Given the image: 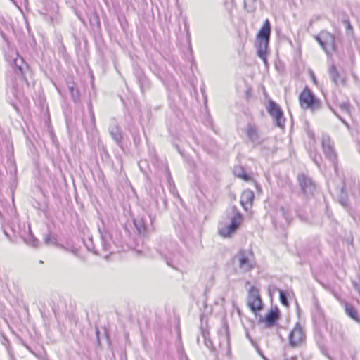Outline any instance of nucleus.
Returning a JSON list of instances; mask_svg holds the SVG:
<instances>
[{"instance_id":"obj_1","label":"nucleus","mask_w":360,"mask_h":360,"mask_svg":"<svg viewBox=\"0 0 360 360\" xmlns=\"http://www.w3.org/2000/svg\"><path fill=\"white\" fill-rule=\"evenodd\" d=\"M231 214H233L230 217L231 222L218 229L219 234L223 237L231 236L236 232L242 222L243 215L236 206L231 207Z\"/></svg>"},{"instance_id":"obj_2","label":"nucleus","mask_w":360,"mask_h":360,"mask_svg":"<svg viewBox=\"0 0 360 360\" xmlns=\"http://www.w3.org/2000/svg\"><path fill=\"white\" fill-rule=\"evenodd\" d=\"M299 101L302 108L309 109L312 112L320 110L322 105L321 101L308 86H305L300 93Z\"/></svg>"},{"instance_id":"obj_3","label":"nucleus","mask_w":360,"mask_h":360,"mask_svg":"<svg viewBox=\"0 0 360 360\" xmlns=\"http://www.w3.org/2000/svg\"><path fill=\"white\" fill-rule=\"evenodd\" d=\"M316 40L324 50L328 56H331L336 49L335 37L330 32L323 30L316 37Z\"/></svg>"},{"instance_id":"obj_4","label":"nucleus","mask_w":360,"mask_h":360,"mask_svg":"<svg viewBox=\"0 0 360 360\" xmlns=\"http://www.w3.org/2000/svg\"><path fill=\"white\" fill-rule=\"evenodd\" d=\"M321 146L326 157L331 162L335 173L338 174V157L334 148V143L329 136H323Z\"/></svg>"},{"instance_id":"obj_5","label":"nucleus","mask_w":360,"mask_h":360,"mask_svg":"<svg viewBox=\"0 0 360 360\" xmlns=\"http://www.w3.org/2000/svg\"><path fill=\"white\" fill-rule=\"evenodd\" d=\"M266 110L269 115L274 119L276 127L283 128L285 127V118L281 108L275 101L269 100Z\"/></svg>"},{"instance_id":"obj_6","label":"nucleus","mask_w":360,"mask_h":360,"mask_svg":"<svg viewBox=\"0 0 360 360\" xmlns=\"http://www.w3.org/2000/svg\"><path fill=\"white\" fill-rule=\"evenodd\" d=\"M247 304L250 309L255 314L263 308V303L259 292L258 289L254 286H252L248 291Z\"/></svg>"},{"instance_id":"obj_7","label":"nucleus","mask_w":360,"mask_h":360,"mask_svg":"<svg viewBox=\"0 0 360 360\" xmlns=\"http://www.w3.org/2000/svg\"><path fill=\"white\" fill-rule=\"evenodd\" d=\"M297 180L304 196L308 197L314 195L316 188V184L309 176L304 174H299Z\"/></svg>"},{"instance_id":"obj_8","label":"nucleus","mask_w":360,"mask_h":360,"mask_svg":"<svg viewBox=\"0 0 360 360\" xmlns=\"http://www.w3.org/2000/svg\"><path fill=\"white\" fill-rule=\"evenodd\" d=\"M289 345L292 347H297L305 340L304 332L300 322H297L289 334Z\"/></svg>"},{"instance_id":"obj_9","label":"nucleus","mask_w":360,"mask_h":360,"mask_svg":"<svg viewBox=\"0 0 360 360\" xmlns=\"http://www.w3.org/2000/svg\"><path fill=\"white\" fill-rule=\"evenodd\" d=\"M245 134L248 141L252 144L253 148L261 145L264 140L262 139L257 126L250 122L248 123L245 129Z\"/></svg>"},{"instance_id":"obj_10","label":"nucleus","mask_w":360,"mask_h":360,"mask_svg":"<svg viewBox=\"0 0 360 360\" xmlns=\"http://www.w3.org/2000/svg\"><path fill=\"white\" fill-rule=\"evenodd\" d=\"M281 313L277 307L271 308L264 317L262 316L259 319V322L264 323L266 328H272L276 325L280 319Z\"/></svg>"},{"instance_id":"obj_11","label":"nucleus","mask_w":360,"mask_h":360,"mask_svg":"<svg viewBox=\"0 0 360 360\" xmlns=\"http://www.w3.org/2000/svg\"><path fill=\"white\" fill-rule=\"evenodd\" d=\"M109 134L111 138L114 140L119 147H122L123 143V134L120 126L118 124L117 120L113 118L111 120L109 128Z\"/></svg>"},{"instance_id":"obj_12","label":"nucleus","mask_w":360,"mask_h":360,"mask_svg":"<svg viewBox=\"0 0 360 360\" xmlns=\"http://www.w3.org/2000/svg\"><path fill=\"white\" fill-rule=\"evenodd\" d=\"M238 266L243 272H248L253 269V264L249 259L248 253L245 250H240L237 254Z\"/></svg>"},{"instance_id":"obj_13","label":"nucleus","mask_w":360,"mask_h":360,"mask_svg":"<svg viewBox=\"0 0 360 360\" xmlns=\"http://www.w3.org/2000/svg\"><path fill=\"white\" fill-rule=\"evenodd\" d=\"M328 73L330 79L336 86L339 85L345 86L347 83L346 77L340 75L335 64H332L328 68Z\"/></svg>"},{"instance_id":"obj_14","label":"nucleus","mask_w":360,"mask_h":360,"mask_svg":"<svg viewBox=\"0 0 360 360\" xmlns=\"http://www.w3.org/2000/svg\"><path fill=\"white\" fill-rule=\"evenodd\" d=\"M255 198V193L252 191L245 190L242 193L240 197V204L245 211L252 208Z\"/></svg>"},{"instance_id":"obj_15","label":"nucleus","mask_w":360,"mask_h":360,"mask_svg":"<svg viewBox=\"0 0 360 360\" xmlns=\"http://www.w3.org/2000/svg\"><path fill=\"white\" fill-rule=\"evenodd\" d=\"M271 32V23L266 19L257 34V39L270 40Z\"/></svg>"},{"instance_id":"obj_16","label":"nucleus","mask_w":360,"mask_h":360,"mask_svg":"<svg viewBox=\"0 0 360 360\" xmlns=\"http://www.w3.org/2000/svg\"><path fill=\"white\" fill-rule=\"evenodd\" d=\"M269 40L257 39L256 47L257 53L259 58H264V54L267 53V49L269 47Z\"/></svg>"},{"instance_id":"obj_17","label":"nucleus","mask_w":360,"mask_h":360,"mask_svg":"<svg viewBox=\"0 0 360 360\" xmlns=\"http://www.w3.org/2000/svg\"><path fill=\"white\" fill-rule=\"evenodd\" d=\"M344 307L346 314L352 319L354 320L355 321L360 324V316H359L357 311L353 307V305H352L349 302H345L344 303Z\"/></svg>"},{"instance_id":"obj_18","label":"nucleus","mask_w":360,"mask_h":360,"mask_svg":"<svg viewBox=\"0 0 360 360\" xmlns=\"http://www.w3.org/2000/svg\"><path fill=\"white\" fill-rule=\"evenodd\" d=\"M134 224L139 235L144 236L147 231L146 221L142 217H136L134 219Z\"/></svg>"},{"instance_id":"obj_19","label":"nucleus","mask_w":360,"mask_h":360,"mask_svg":"<svg viewBox=\"0 0 360 360\" xmlns=\"http://www.w3.org/2000/svg\"><path fill=\"white\" fill-rule=\"evenodd\" d=\"M233 174L236 176L242 179L245 181H249L251 179L250 176L245 172L243 167H237L234 168Z\"/></svg>"},{"instance_id":"obj_20","label":"nucleus","mask_w":360,"mask_h":360,"mask_svg":"<svg viewBox=\"0 0 360 360\" xmlns=\"http://www.w3.org/2000/svg\"><path fill=\"white\" fill-rule=\"evenodd\" d=\"M68 90L70 94L71 98L72 101L77 103L80 101V94L79 91L75 88V84L72 83L71 84H68Z\"/></svg>"},{"instance_id":"obj_21","label":"nucleus","mask_w":360,"mask_h":360,"mask_svg":"<svg viewBox=\"0 0 360 360\" xmlns=\"http://www.w3.org/2000/svg\"><path fill=\"white\" fill-rule=\"evenodd\" d=\"M99 232L101 234V244L103 250L110 251V244L108 242V233L105 231H102L99 229Z\"/></svg>"},{"instance_id":"obj_22","label":"nucleus","mask_w":360,"mask_h":360,"mask_svg":"<svg viewBox=\"0 0 360 360\" xmlns=\"http://www.w3.org/2000/svg\"><path fill=\"white\" fill-rule=\"evenodd\" d=\"M257 0H244L243 5L244 8L250 13H253L255 12L257 9Z\"/></svg>"},{"instance_id":"obj_23","label":"nucleus","mask_w":360,"mask_h":360,"mask_svg":"<svg viewBox=\"0 0 360 360\" xmlns=\"http://www.w3.org/2000/svg\"><path fill=\"white\" fill-rule=\"evenodd\" d=\"M334 102L337 103V105L339 106L342 112H344L347 114H349L350 112V102L348 99L341 103H339L338 98L335 97Z\"/></svg>"},{"instance_id":"obj_24","label":"nucleus","mask_w":360,"mask_h":360,"mask_svg":"<svg viewBox=\"0 0 360 360\" xmlns=\"http://www.w3.org/2000/svg\"><path fill=\"white\" fill-rule=\"evenodd\" d=\"M137 82L139 83L142 92H143L146 89H148L150 86L149 81L148 80L146 75L139 79Z\"/></svg>"},{"instance_id":"obj_25","label":"nucleus","mask_w":360,"mask_h":360,"mask_svg":"<svg viewBox=\"0 0 360 360\" xmlns=\"http://www.w3.org/2000/svg\"><path fill=\"white\" fill-rule=\"evenodd\" d=\"M44 243L47 245H57V238L54 236L51 235V233H49L44 236Z\"/></svg>"},{"instance_id":"obj_26","label":"nucleus","mask_w":360,"mask_h":360,"mask_svg":"<svg viewBox=\"0 0 360 360\" xmlns=\"http://www.w3.org/2000/svg\"><path fill=\"white\" fill-rule=\"evenodd\" d=\"M25 241L27 244L34 248L38 247L39 243V240L32 233H30L27 238L25 239Z\"/></svg>"},{"instance_id":"obj_27","label":"nucleus","mask_w":360,"mask_h":360,"mask_svg":"<svg viewBox=\"0 0 360 360\" xmlns=\"http://www.w3.org/2000/svg\"><path fill=\"white\" fill-rule=\"evenodd\" d=\"M279 298L280 301L284 306H288L289 302L288 300V293L284 290H279Z\"/></svg>"},{"instance_id":"obj_28","label":"nucleus","mask_w":360,"mask_h":360,"mask_svg":"<svg viewBox=\"0 0 360 360\" xmlns=\"http://www.w3.org/2000/svg\"><path fill=\"white\" fill-rule=\"evenodd\" d=\"M202 335L204 337V343H205V346L207 348L210 349L211 350H213L214 346L212 345V342L210 338H207V335H208V333H207L205 330H202Z\"/></svg>"},{"instance_id":"obj_29","label":"nucleus","mask_w":360,"mask_h":360,"mask_svg":"<svg viewBox=\"0 0 360 360\" xmlns=\"http://www.w3.org/2000/svg\"><path fill=\"white\" fill-rule=\"evenodd\" d=\"M90 23L92 25H96L98 28L101 27L100 18L97 13H94L93 15L91 17Z\"/></svg>"},{"instance_id":"obj_30","label":"nucleus","mask_w":360,"mask_h":360,"mask_svg":"<svg viewBox=\"0 0 360 360\" xmlns=\"http://www.w3.org/2000/svg\"><path fill=\"white\" fill-rule=\"evenodd\" d=\"M222 331L224 332L225 339H226V340L227 342V344L229 345V342H230V335H229V327H228V325L226 323L224 324V326L221 328V330H220V333H222Z\"/></svg>"},{"instance_id":"obj_31","label":"nucleus","mask_w":360,"mask_h":360,"mask_svg":"<svg viewBox=\"0 0 360 360\" xmlns=\"http://www.w3.org/2000/svg\"><path fill=\"white\" fill-rule=\"evenodd\" d=\"M343 24L345 25V28L347 34L353 33V27L348 19L342 20Z\"/></svg>"},{"instance_id":"obj_32","label":"nucleus","mask_w":360,"mask_h":360,"mask_svg":"<svg viewBox=\"0 0 360 360\" xmlns=\"http://www.w3.org/2000/svg\"><path fill=\"white\" fill-rule=\"evenodd\" d=\"M88 110H89V112L90 116H91L92 124L94 126H95V116H94V113L93 111L92 103L91 101H89V102L88 103Z\"/></svg>"},{"instance_id":"obj_33","label":"nucleus","mask_w":360,"mask_h":360,"mask_svg":"<svg viewBox=\"0 0 360 360\" xmlns=\"http://www.w3.org/2000/svg\"><path fill=\"white\" fill-rule=\"evenodd\" d=\"M340 202L345 207H347L349 205V200L346 195H341L340 197Z\"/></svg>"},{"instance_id":"obj_34","label":"nucleus","mask_w":360,"mask_h":360,"mask_svg":"<svg viewBox=\"0 0 360 360\" xmlns=\"http://www.w3.org/2000/svg\"><path fill=\"white\" fill-rule=\"evenodd\" d=\"M134 75H135L136 80H138L139 79L145 75V73L141 69L136 68L134 70Z\"/></svg>"},{"instance_id":"obj_35","label":"nucleus","mask_w":360,"mask_h":360,"mask_svg":"<svg viewBox=\"0 0 360 360\" xmlns=\"http://www.w3.org/2000/svg\"><path fill=\"white\" fill-rule=\"evenodd\" d=\"M280 212L282 213L283 217H285L286 220H288V210L287 209H285V207H281L280 208Z\"/></svg>"},{"instance_id":"obj_36","label":"nucleus","mask_w":360,"mask_h":360,"mask_svg":"<svg viewBox=\"0 0 360 360\" xmlns=\"http://www.w3.org/2000/svg\"><path fill=\"white\" fill-rule=\"evenodd\" d=\"M352 283L354 289L360 294V280L359 281H352Z\"/></svg>"},{"instance_id":"obj_37","label":"nucleus","mask_w":360,"mask_h":360,"mask_svg":"<svg viewBox=\"0 0 360 360\" xmlns=\"http://www.w3.org/2000/svg\"><path fill=\"white\" fill-rule=\"evenodd\" d=\"M1 343L2 345H4V346H6L7 347V349L8 350L9 349V340L8 339L4 336V335H2V340H1Z\"/></svg>"},{"instance_id":"obj_38","label":"nucleus","mask_w":360,"mask_h":360,"mask_svg":"<svg viewBox=\"0 0 360 360\" xmlns=\"http://www.w3.org/2000/svg\"><path fill=\"white\" fill-rule=\"evenodd\" d=\"M3 232L9 240L13 241L11 236L9 234V233L8 232V231L6 229V228L4 226H3Z\"/></svg>"},{"instance_id":"obj_39","label":"nucleus","mask_w":360,"mask_h":360,"mask_svg":"<svg viewBox=\"0 0 360 360\" xmlns=\"http://www.w3.org/2000/svg\"><path fill=\"white\" fill-rule=\"evenodd\" d=\"M254 346L256 347V349H257V351L258 354H259V355H260V356H261L264 359L267 360V359H266V357L264 356L263 352H262V351L261 350V349L259 347V346H258L257 344H256V345H255Z\"/></svg>"},{"instance_id":"obj_40","label":"nucleus","mask_w":360,"mask_h":360,"mask_svg":"<svg viewBox=\"0 0 360 360\" xmlns=\"http://www.w3.org/2000/svg\"><path fill=\"white\" fill-rule=\"evenodd\" d=\"M246 337L248 338V339L250 341V342L252 343V345H256L257 343L254 341V340L252 338V337L250 336L249 332L247 330L246 331Z\"/></svg>"},{"instance_id":"obj_41","label":"nucleus","mask_w":360,"mask_h":360,"mask_svg":"<svg viewBox=\"0 0 360 360\" xmlns=\"http://www.w3.org/2000/svg\"><path fill=\"white\" fill-rule=\"evenodd\" d=\"M260 58L263 60V62L265 64V65H267V64H268V62H267V53L264 54V58L262 57V58Z\"/></svg>"},{"instance_id":"obj_42","label":"nucleus","mask_w":360,"mask_h":360,"mask_svg":"<svg viewBox=\"0 0 360 360\" xmlns=\"http://www.w3.org/2000/svg\"><path fill=\"white\" fill-rule=\"evenodd\" d=\"M328 108H330V110H331V111H332V112H333V113H334L337 117H338L340 119V116L338 115V114L336 112V111H335V110L332 108V106H331L329 103H328Z\"/></svg>"},{"instance_id":"obj_43","label":"nucleus","mask_w":360,"mask_h":360,"mask_svg":"<svg viewBox=\"0 0 360 360\" xmlns=\"http://www.w3.org/2000/svg\"><path fill=\"white\" fill-rule=\"evenodd\" d=\"M0 34L1 36L2 37L3 39H6V35L4 33V32L2 30H0Z\"/></svg>"},{"instance_id":"obj_44","label":"nucleus","mask_w":360,"mask_h":360,"mask_svg":"<svg viewBox=\"0 0 360 360\" xmlns=\"http://www.w3.org/2000/svg\"><path fill=\"white\" fill-rule=\"evenodd\" d=\"M167 264L169 266H172V267H174V266L172 265V264L171 261H169V260H168V259H167Z\"/></svg>"},{"instance_id":"obj_45","label":"nucleus","mask_w":360,"mask_h":360,"mask_svg":"<svg viewBox=\"0 0 360 360\" xmlns=\"http://www.w3.org/2000/svg\"><path fill=\"white\" fill-rule=\"evenodd\" d=\"M71 252H72L73 254L76 255V254H77V249H76V248H73V249L71 250Z\"/></svg>"},{"instance_id":"obj_46","label":"nucleus","mask_w":360,"mask_h":360,"mask_svg":"<svg viewBox=\"0 0 360 360\" xmlns=\"http://www.w3.org/2000/svg\"><path fill=\"white\" fill-rule=\"evenodd\" d=\"M285 360H297V357H296V356H292V357H291V358H290V359H285Z\"/></svg>"},{"instance_id":"obj_47","label":"nucleus","mask_w":360,"mask_h":360,"mask_svg":"<svg viewBox=\"0 0 360 360\" xmlns=\"http://www.w3.org/2000/svg\"><path fill=\"white\" fill-rule=\"evenodd\" d=\"M256 187H257V188L258 190H261V187H260V186H259V185L257 184V185H256Z\"/></svg>"},{"instance_id":"obj_48","label":"nucleus","mask_w":360,"mask_h":360,"mask_svg":"<svg viewBox=\"0 0 360 360\" xmlns=\"http://www.w3.org/2000/svg\"><path fill=\"white\" fill-rule=\"evenodd\" d=\"M314 162H316V164L318 166H319V164L318 161H317L316 159H314Z\"/></svg>"},{"instance_id":"obj_49","label":"nucleus","mask_w":360,"mask_h":360,"mask_svg":"<svg viewBox=\"0 0 360 360\" xmlns=\"http://www.w3.org/2000/svg\"><path fill=\"white\" fill-rule=\"evenodd\" d=\"M341 191H342V193L344 191V186L342 187Z\"/></svg>"},{"instance_id":"obj_50","label":"nucleus","mask_w":360,"mask_h":360,"mask_svg":"<svg viewBox=\"0 0 360 360\" xmlns=\"http://www.w3.org/2000/svg\"><path fill=\"white\" fill-rule=\"evenodd\" d=\"M39 263H40V264H43V261L40 260V261H39Z\"/></svg>"},{"instance_id":"obj_51","label":"nucleus","mask_w":360,"mask_h":360,"mask_svg":"<svg viewBox=\"0 0 360 360\" xmlns=\"http://www.w3.org/2000/svg\"><path fill=\"white\" fill-rule=\"evenodd\" d=\"M186 360H189L187 357H186Z\"/></svg>"},{"instance_id":"obj_52","label":"nucleus","mask_w":360,"mask_h":360,"mask_svg":"<svg viewBox=\"0 0 360 360\" xmlns=\"http://www.w3.org/2000/svg\"><path fill=\"white\" fill-rule=\"evenodd\" d=\"M12 1H14V0H11Z\"/></svg>"}]
</instances>
